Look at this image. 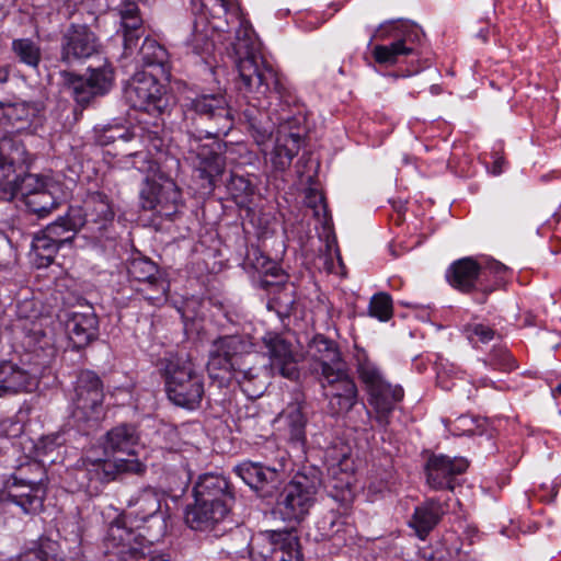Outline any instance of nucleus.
<instances>
[{"label":"nucleus","instance_id":"f257e3e1","mask_svg":"<svg viewBox=\"0 0 561 561\" xmlns=\"http://www.w3.org/2000/svg\"><path fill=\"white\" fill-rule=\"evenodd\" d=\"M232 45L240 79L238 88L256 102L249 103L243 116L257 145H264L273 134L274 124L265 108L273 104V100L280 106L276 111L278 129L270 161L275 171L283 172L290 167L307 136L306 114L283 77L264 59L251 25L240 23Z\"/></svg>","mask_w":561,"mask_h":561},{"label":"nucleus","instance_id":"f03ea898","mask_svg":"<svg viewBox=\"0 0 561 561\" xmlns=\"http://www.w3.org/2000/svg\"><path fill=\"white\" fill-rule=\"evenodd\" d=\"M252 343L242 335L220 336L213 342L207 364L211 378L220 377L217 370H222L229 376L234 375L243 391L249 396L259 397L263 392L264 382L260 381L257 389L251 388L263 371L262 367L253 364L260 358L259 354L252 351Z\"/></svg>","mask_w":561,"mask_h":561},{"label":"nucleus","instance_id":"7ed1b4c3","mask_svg":"<svg viewBox=\"0 0 561 561\" xmlns=\"http://www.w3.org/2000/svg\"><path fill=\"white\" fill-rule=\"evenodd\" d=\"M183 123L188 133H198L206 138L227 136L232 129L234 117L224 93H201L186 98L181 105Z\"/></svg>","mask_w":561,"mask_h":561},{"label":"nucleus","instance_id":"20e7f679","mask_svg":"<svg viewBox=\"0 0 561 561\" xmlns=\"http://www.w3.org/2000/svg\"><path fill=\"white\" fill-rule=\"evenodd\" d=\"M163 379L168 399L178 407L195 410L203 400L204 376L197 371L194 363L183 356L170 355L160 358L157 364Z\"/></svg>","mask_w":561,"mask_h":561},{"label":"nucleus","instance_id":"39448f33","mask_svg":"<svg viewBox=\"0 0 561 561\" xmlns=\"http://www.w3.org/2000/svg\"><path fill=\"white\" fill-rule=\"evenodd\" d=\"M322 485L318 468L305 467L277 494L273 513L284 522L300 523L310 512Z\"/></svg>","mask_w":561,"mask_h":561},{"label":"nucleus","instance_id":"423d86ee","mask_svg":"<svg viewBox=\"0 0 561 561\" xmlns=\"http://www.w3.org/2000/svg\"><path fill=\"white\" fill-rule=\"evenodd\" d=\"M162 495L153 488H145L133 494L126 503L125 519L137 528L139 540L154 543L167 534V515L161 511Z\"/></svg>","mask_w":561,"mask_h":561},{"label":"nucleus","instance_id":"0eeeda50","mask_svg":"<svg viewBox=\"0 0 561 561\" xmlns=\"http://www.w3.org/2000/svg\"><path fill=\"white\" fill-rule=\"evenodd\" d=\"M44 476V468L37 461L21 465L8 480L2 499L15 503L26 514L39 512L46 495Z\"/></svg>","mask_w":561,"mask_h":561},{"label":"nucleus","instance_id":"6e6552de","mask_svg":"<svg viewBox=\"0 0 561 561\" xmlns=\"http://www.w3.org/2000/svg\"><path fill=\"white\" fill-rule=\"evenodd\" d=\"M104 391L100 377L91 371H81L77 378L72 397V417L80 428H96L104 417Z\"/></svg>","mask_w":561,"mask_h":561},{"label":"nucleus","instance_id":"1a4fd4ad","mask_svg":"<svg viewBox=\"0 0 561 561\" xmlns=\"http://www.w3.org/2000/svg\"><path fill=\"white\" fill-rule=\"evenodd\" d=\"M152 545L139 540L133 528L119 520L110 526L104 540L105 553L118 561H172L169 554L152 550Z\"/></svg>","mask_w":561,"mask_h":561},{"label":"nucleus","instance_id":"9d476101","mask_svg":"<svg viewBox=\"0 0 561 561\" xmlns=\"http://www.w3.org/2000/svg\"><path fill=\"white\" fill-rule=\"evenodd\" d=\"M158 77L147 70L137 71L124 88L126 102L135 110L163 114L170 106V96Z\"/></svg>","mask_w":561,"mask_h":561},{"label":"nucleus","instance_id":"9b49d317","mask_svg":"<svg viewBox=\"0 0 561 561\" xmlns=\"http://www.w3.org/2000/svg\"><path fill=\"white\" fill-rule=\"evenodd\" d=\"M374 37L380 41L394 38L389 45H376L371 55L375 61L383 66H394L401 56L414 54V39L419 38L417 32H414L403 21H386L375 31Z\"/></svg>","mask_w":561,"mask_h":561},{"label":"nucleus","instance_id":"f8f14e48","mask_svg":"<svg viewBox=\"0 0 561 561\" xmlns=\"http://www.w3.org/2000/svg\"><path fill=\"white\" fill-rule=\"evenodd\" d=\"M87 78L71 71H61L64 85L70 91L76 103L85 107L95 98L105 95L113 87L114 70L105 61L99 67H89Z\"/></svg>","mask_w":561,"mask_h":561},{"label":"nucleus","instance_id":"ddd939ff","mask_svg":"<svg viewBox=\"0 0 561 561\" xmlns=\"http://www.w3.org/2000/svg\"><path fill=\"white\" fill-rule=\"evenodd\" d=\"M82 226L81 210L70 207L65 216L59 217L35 234L32 247L39 256L51 262L62 245L73 241Z\"/></svg>","mask_w":561,"mask_h":561},{"label":"nucleus","instance_id":"4468645a","mask_svg":"<svg viewBox=\"0 0 561 561\" xmlns=\"http://www.w3.org/2000/svg\"><path fill=\"white\" fill-rule=\"evenodd\" d=\"M101 50V39L89 25L70 23L60 37L59 60L70 67L84 62Z\"/></svg>","mask_w":561,"mask_h":561},{"label":"nucleus","instance_id":"2eb2a0df","mask_svg":"<svg viewBox=\"0 0 561 561\" xmlns=\"http://www.w3.org/2000/svg\"><path fill=\"white\" fill-rule=\"evenodd\" d=\"M445 276L448 284L462 294L479 293L481 297L477 298V301L480 304L485 302L486 297L496 290V284H499V282L484 284L481 264L470 256L453 262Z\"/></svg>","mask_w":561,"mask_h":561},{"label":"nucleus","instance_id":"dca6fc26","mask_svg":"<svg viewBox=\"0 0 561 561\" xmlns=\"http://www.w3.org/2000/svg\"><path fill=\"white\" fill-rule=\"evenodd\" d=\"M308 369L318 380L347 367L339 345L331 339L318 334L307 347Z\"/></svg>","mask_w":561,"mask_h":561},{"label":"nucleus","instance_id":"f3484780","mask_svg":"<svg viewBox=\"0 0 561 561\" xmlns=\"http://www.w3.org/2000/svg\"><path fill=\"white\" fill-rule=\"evenodd\" d=\"M127 272L130 280L141 285V287H137V290L151 304L167 299L169 283L164 273L150 259H133L128 264Z\"/></svg>","mask_w":561,"mask_h":561},{"label":"nucleus","instance_id":"a211bd4d","mask_svg":"<svg viewBox=\"0 0 561 561\" xmlns=\"http://www.w3.org/2000/svg\"><path fill=\"white\" fill-rule=\"evenodd\" d=\"M329 399V408L333 414L348 412L357 402L358 390L347 367L319 380Z\"/></svg>","mask_w":561,"mask_h":561},{"label":"nucleus","instance_id":"6ab92c4d","mask_svg":"<svg viewBox=\"0 0 561 561\" xmlns=\"http://www.w3.org/2000/svg\"><path fill=\"white\" fill-rule=\"evenodd\" d=\"M83 226L90 233L101 236L113 225L115 211L111 198L103 192H90L81 208Z\"/></svg>","mask_w":561,"mask_h":561},{"label":"nucleus","instance_id":"aec40b11","mask_svg":"<svg viewBox=\"0 0 561 561\" xmlns=\"http://www.w3.org/2000/svg\"><path fill=\"white\" fill-rule=\"evenodd\" d=\"M265 449L271 450L275 456L268 459L267 455H265L266 462H257L255 472L257 486H253V489L261 491V496L263 497H272L278 492L284 481L288 457L286 450L276 448L274 444L266 446Z\"/></svg>","mask_w":561,"mask_h":561},{"label":"nucleus","instance_id":"412c9836","mask_svg":"<svg viewBox=\"0 0 561 561\" xmlns=\"http://www.w3.org/2000/svg\"><path fill=\"white\" fill-rule=\"evenodd\" d=\"M181 203V191L173 180L162 184L152 183L141 191V206L146 210H156L160 216L171 217Z\"/></svg>","mask_w":561,"mask_h":561},{"label":"nucleus","instance_id":"4be33fe9","mask_svg":"<svg viewBox=\"0 0 561 561\" xmlns=\"http://www.w3.org/2000/svg\"><path fill=\"white\" fill-rule=\"evenodd\" d=\"M65 327L70 343L77 350L88 346L99 336V318L91 306L69 312Z\"/></svg>","mask_w":561,"mask_h":561},{"label":"nucleus","instance_id":"5701e85b","mask_svg":"<svg viewBox=\"0 0 561 561\" xmlns=\"http://www.w3.org/2000/svg\"><path fill=\"white\" fill-rule=\"evenodd\" d=\"M468 461L462 457L450 458L445 455H434L426 462L427 483L435 490L453 489L454 478L463 473Z\"/></svg>","mask_w":561,"mask_h":561},{"label":"nucleus","instance_id":"b1692460","mask_svg":"<svg viewBox=\"0 0 561 561\" xmlns=\"http://www.w3.org/2000/svg\"><path fill=\"white\" fill-rule=\"evenodd\" d=\"M193 492L196 501L214 506L224 505L228 511H231L234 502L229 481L220 474L206 473L201 476Z\"/></svg>","mask_w":561,"mask_h":561},{"label":"nucleus","instance_id":"393cba45","mask_svg":"<svg viewBox=\"0 0 561 561\" xmlns=\"http://www.w3.org/2000/svg\"><path fill=\"white\" fill-rule=\"evenodd\" d=\"M263 343L273 374H278L290 380L297 379L299 371L291 344L277 334H267L263 337Z\"/></svg>","mask_w":561,"mask_h":561},{"label":"nucleus","instance_id":"a878e982","mask_svg":"<svg viewBox=\"0 0 561 561\" xmlns=\"http://www.w3.org/2000/svg\"><path fill=\"white\" fill-rule=\"evenodd\" d=\"M229 513L224 505L214 506L195 500L194 504L186 507L185 523L191 529L211 531L225 523Z\"/></svg>","mask_w":561,"mask_h":561},{"label":"nucleus","instance_id":"bb28decb","mask_svg":"<svg viewBox=\"0 0 561 561\" xmlns=\"http://www.w3.org/2000/svg\"><path fill=\"white\" fill-rule=\"evenodd\" d=\"M287 278L288 276L283 273L274 279L260 280V286L271 295L267 308L279 317H288L296 302L295 286L288 283Z\"/></svg>","mask_w":561,"mask_h":561},{"label":"nucleus","instance_id":"cd10ccee","mask_svg":"<svg viewBox=\"0 0 561 561\" xmlns=\"http://www.w3.org/2000/svg\"><path fill=\"white\" fill-rule=\"evenodd\" d=\"M369 403L376 411V421L386 426L389 423V416L396 404L404 397L403 388L399 385H391L387 380L368 391Z\"/></svg>","mask_w":561,"mask_h":561},{"label":"nucleus","instance_id":"c85d7f7f","mask_svg":"<svg viewBox=\"0 0 561 561\" xmlns=\"http://www.w3.org/2000/svg\"><path fill=\"white\" fill-rule=\"evenodd\" d=\"M220 145H202L194 140L190 145V153L195 157V164L201 172V176L213 183L214 179L219 176L225 170V158L219 152Z\"/></svg>","mask_w":561,"mask_h":561},{"label":"nucleus","instance_id":"c756f323","mask_svg":"<svg viewBox=\"0 0 561 561\" xmlns=\"http://www.w3.org/2000/svg\"><path fill=\"white\" fill-rule=\"evenodd\" d=\"M121 16V32L123 35L124 54L130 55L136 49L144 35V22L140 11L135 2H125L118 9Z\"/></svg>","mask_w":561,"mask_h":561},{"label":"nucleus","instance_id":"7c9ffc66","mask_svg":"<svg viewBox=\"0 0 561 561\" xmlns=\"http://www.w3.org/2000/svg\"><path fill=\"white\" fill-rule=\"evenodd\" d=\"M85 466L87 474L90 479L100 482H110L116 479V476L121 472L131 471L140 473L144 471V466L139 461L123 458L117 460H87Z\"/></svg>","mask_w":561,"mask_h":561},{"label":"nucleus","instance_id":"2f4dec72","mask_svg":"<svg viewBox=\"0 0 561 561\" xmlns=\"http://www.w3.org/2000/svg\"><path fill=\"white\" fill-rule=\"evenodd\" d=\"M33 376L11 360L0 363V398L30 391Z\"/></svg>","mask_w":561,"mask_h":561},{"label":"nucleus","instance_id":"473e14b6","mask_svg":"<svg viewBox=\"0 0 561 561\" xmlns=\"http://www.w3.org/2000/svg\"><path fill=\"white\" fill-rule=\"evenodd\" d=\"M317 530L316 540H332L335 546H343L353 537L354 526L348 517L329 512L317 522Z\"/></svg>","mask_w":561,"mask_h":561},{"label":"nucleus","instance_id":"72a5a7b5","mask_svg":"<svg viewBox=\"0 0 561 561\" xmlns=\"http://www.w3.org/2000/svg\"><path fill=\"white\" fill-rule=\"evenodd\" d=\"M279 419L284 423V432L290 445L304 450L307 444V416L300 402L290 403L280 413Z\"/></svg>","mask_w":561,"mask_h":561},{"label":"nucleus","instance_id":"f704fd0d","mask_svg":"<svg viewBox=\"0 0 561 561\" xmlns=\"http://www.w3.org/2000/svg\"><path fill=\"white\" fill-rule=\"evenodd\" d=\"M137 430L130 424H119L110 430L103 439V449L106 455H134V448L138 444Z\"/></svg>","mask_w":561,"mask_h":561},{"label":"nucleus","instance_id":"c9c22d12","mask_svg":"<svg viewBox=\"0 0 561 561\" xmlns=\"http://www.w3.org/2000/svg\"><path fill=\"white\" fill-rule=\"evenodd\" d=\"M443 514L440 503L431 499L415 507L409 525L415 530L416 536L424 540L437 526Z\"/></svg>","mask_w":561,"mask_h":561},{"label":"nucleus","instance_id":"e433bc0d","mask_svg":"<svg viewBox=\"0 0 561 561\" xmlns=\"http://www.w3.org/2000/svg\"><path fill=\"white\" fill-rule=\"evenodd\" d=\"M139 55L144 67L152 69L150 73L165 78L170 77L169 54L156 39L146 37Z\"/></svg>","mask_w":561,"mask_h":561},{"label":"nucleus","instance_id":"4c0bfd02","mask_svg":"<svg viewBox=\"0 0 561 561\" xmlns=\"http://www.w3.org/2000/svg\"><path fill=\"white\" fill-rule=\"evenodd\" d=\"M0 161H7L21 173L31 163V157L21 139L4 136L0 139Z\"/></svg>","mask_w":561,"mask_h":561},{"label":"nucleus","instance_id":"58836bf2","mask_svg":"<svg viewBox=\"0 0 561 561\" xmlns=\"http://www.w3.org/2000/svg\"><path fill=\"white\" fill-rule=\"evenodd\" d=\"M266 536L274 549L282 551L280 561H302L298 536L290 530H267Z\"/></svg>","mask_w":561,"mask_h":561},{"label":"nucleus","instance_id":"ea45409f","mask_svg":"<svg viewBox=\"0 0 561 561\" xmlns=\"http://www.w3.org/2000/svg\"><path fill=\"white\" fill-rule=\"evenodd\" d=\"M11 51L18 62L37 71L42 62V47L38 42L28 37L15 38L11 43Z\"/></svg>","mask_w":561,"mask_h":561},{"label":"nucleus","instance_id":"a19ab883","mask_svg":"<svg viewBox=\"0 0 561 561\" xmlns=\"http://www.w3.org/2000/svg\"><path fill=\"white\" fill-rule=\"evenodd\" d=\"M214 30L205 15H199L194 21L193 31L186 43L196 55H208L214 49Z\"/></svg>","mask_w":561,"mask_h":561},{"label":"nucleus","instance_id":"79ce46f5","mask_svg":"<svg viewBox=\"0 0 561 561\" xmlns=\"http://www.w3.org/2000/svg\"><path fill=\"white\" fill-rule=\"evenodd\" d=\"M23 196L27 209L38 217L47 216L57 206L55 197L46 190L24 192Z\"/></svg>","mask_w":561,"mask_h":561},{"label":"nucleus","instance_id":"37998d69","mask_svg":"<svg viewBox=\"0 0 561 561\" xmlns=\"http://www.w3.org/2000/svg\"><path fill=\"white\" fill-rule=\"evenodd\" d=\"M356 370L367 392L386 380L380 368L366 354L357 356Z\"/></svg>","mask_w":561,"mask_h":561},{"label":"nucleus","instance_id":"c03bdc74","mask_svg":"<svg viewBox=\"0 0 561 561\" xmlns=\"http://www.w3.org/2000/svg\"><path fill=\"white\" fill-rule=\"evenodd\" d=\"M57 541L41 537L36 543L21 554L20 561H56Z\"/></svg>","mask_w":561,"mask_h":561},{"label":"nucleus","instance_id":"a18cd8bd","mask_svg":"<svg viewBox=\"0 0 561 561\" xmlns=\"http://www.w3.org/2000/svg\"><path fill=\"white\" fill-rule=\"evenodd\" d=\"M38 111L37 104L33 102L4 103V118L9 124L27 123Z\"/></svg>","mask_w":561,"mask_h":561},{"label":"nucleus","instance_id":"49530a36","mask_svg":"<svg viewBox=\"0 0 561 561\" xmlns=\"http://www.w3.org/2000/svg\"><path fill=\"white\" fill-rule=\"evenodd\" d=\"M247 257L253 268L263 274L262 279H274L279 276V274L284 273L274 261L263 254L259 249H252Z\"/></svg>","mask_w":561,"mask_h":561},{"label":"nucleus","instance_id":"de8ad7c7","mask_svg":"<svg viewBox=\"0 0 561 561\" xmlns=\"http://www.w3.org/2000/svg\"><path fill=\"white\" fill-rule=\"evenodd\" d=\"M22 174L7 161H0V193L14 194L20 188Z\"/></svg>","mask_w":561,"mask_h":561},{"label":"nucleus","instance_id":"09e8293b","mask_svg":"<svg viewBox=\"0 0 561 561\" xmlns=\"http://www.w3.org/2000/svg\"><path fill=\"white\" fill-rule=\"evenodd\" d=\"M393 313L392 299L387 293L374 295L369 302V314L380 321H388Z\"/></svg>","mask_w":561,"mask_h":561},{"label":"nucleus","instance_id":"8fccbe9b","mask_svg":"<svg viewBox=\"0 0 561 561\" xmlns=\"http://www.w3.org/2000/svg\"><path fill=\"white\" fill-rule=\"evenodd\" d=\"M227 188L237 203H244L253 193L251 182L241 175L232 174Z\"/></svg>","mask_w":561,"mask_h":561},{"label":"nucleus","instance_id":"3c124183","mask_svg":"<svg viewBox=\"0 0 561 561\" xmlns=\"http://www.w3.org/2000/svg\"><path fill=\"white\" fill-rule=\"evenodd\" d=\"M23 345L31 352L48 345L46 333L38 323H31L30 328H25Z\"/></svg>","mask_w":561,"mask_h":561},{"label":"nucleus","instance_id":"603ef678","mask_svg":"<svg viewBox=\"0 0 561 561\" xmlns=\"http://www.w3.org/2000/svg\"><path fill=\"white\" fill-rule=\"evenodd\" d=\"M508 267L499 261H488L484 265H481V276L484 284H496V289L504 283V275L507 273Z\"/></svg>","mask_w":561,"mask_h":561},{"label":"nucleus","instance_id":"864d4df0","mask_svg":"<svg viewBox=\"0 0 561 561\" xmlns=\"http://www.w3.org/2000/svg\"><path fill=\"white\" fill-rule=\"evenodd\" d=\"M465 333L467 339L473 344H486L491 342L496 335L495 330L482 323L467 324L465 327Z\"/></svg>","mask_w":561,"mask_h":561},{"label":"nucleus","instance_id":"5fc2aeb1","mask_svg":"<svg viewBox=\"0 0 561 561\" xmlns=\"http://www.w3.org/2000/svg\"><path fill=\"white\" fill-rule=\"evenodd\" d=\"M490 365L494 369L511 371L516 368L515 359L507 348H494L490 354Z\"/></svg>","mask_w":561,"mask_h":561},{"label":"nucleus","instance_id":"6e6d98bb","mask_svg":"<svg viewBox=\"0 0 561 561\" xmlns=\"http://www.w3.org/2000/svg\"><path fill=\"white\" fill-rule=\"evenodd\" d=\"M140 133L138 136L141 138L144 142H147L153 149H160L163 145L161 138V126L157 123L153 124V129H146L145 127H140Z\"/></svg>","mask_w":561,"mask_h":561},{"label":"nucleus","instance_id":"4d7b16f0","mask_svg":"<svg viewBox=\"0 0 561 561\" xmlns=\"http://www.w3.org/2000/svg\"><path fill=\"white\" fill-rule=\"evenodd\" d=\"M257 462L244 461L234 468L236 473L253 489L257 486V480H255Z\"/></svg>","mask_w":561,"mask_h":561},{"label":"nucleus","instance_id":"13d9d810","mask_svg":"<svg viewBox=\"0 0 561 561\" xmlns=\"http://www.w3.org/2000/svg\"><path fill=\"white\" fill-rule=\"evenodd\" d=\"M306 205L313 209L316 217L327 216V204L322 194L310 190L306 196Z\"/></svg>","mask_w":561,"mask_h":561},{"label":"nucleus","instance_id":"bf43d9fd","mask_svg":"<svg viewBox=\"0 0 561 561\" xmlns=\"http://www.w3.org/2000/svg\"><path fill=\"white\" fill-rule=\"evenodd\" d=\"M135 134L133 135H129V133L127 131H124L122 130L121 128H115V129H107L105 130L104 135H103V138L101 140V142L103 145H107L110 142H113L115 141L117 138H123L125 141H128L130 140V138L134 136Z\"/></svg>","mask_w":561,"mask_h":561},{"label":"nucleus","instance_id":"052dcab7","mask_svg":"<svg viewBox=\"0 0 561 561\" xmlns=\"http://www.w3.org/2000/svg\"><path fill=\"white\" fill-rule=\"evenodd\" d=\"M504 159L501 158V157H497L494 162H493V165H492V174L494 175H499L502 173L503 171V165H504Z\"/></svg>","mask_w":561,"mask_h":561},{"label":"nucleus","instance_id":"680f3d73","mask_svg":"<svg viewBox=\"0 0 561 561\" xmlns=\"http://www.w3.org/2000/svg\"><path fill=\"white\" fill-rule=\"evenodd\" d=\"M367 488L371 493H380L386 489V483L382 481H380L378 484L370 482Z\"/></svg>","mask_w":561,"mask_h":561},{"label":"nucleus","instance_id":"e2e57ef3","mask_svg":"<svg viewBox=\"0 0 561 561\" xmlns=\"http://www.w3.org/2000/svg\"><path fill=\"white\" fill-rule=\"evenodd\" d=\"M551 394L554 399L561 398V381L556 387L551 388Z\"/></svg>","mask_w":561,"mask_h":561},{"label":"nucleus","instance_id":"0e129e2a","mask_svg":"<svg viewBox=\"0 0 561 561\" xmlns=\"http://www.w3.org/2000/svg\"><path fill=\"white\" fill-rule=\"evenodd\" d=\"M56 561H80V560H75V559H62V558H61L60 546H59V543L57 542Z\"/></svg>","mask_w":561,"mask_h":561},{"label":"nucleus","instance_id":"69168bd1","mask_svg":"<svg viewBox=\"0 0 561 561\" xmlns=\"http://www.w3.org/2000/svg\"><path fill=\"white\" fill-rule=\"evenodd\" d=\"M2 121H5V118H4V103L0 102V124L2 123Z\"/></svg>","mask_w":561,"mask_h":561},{"label":"nucleus","instance_id":"338daca9","mask_svg":"<svg viewBox=\"0 0 561 561\" xmlns=\"http://www.w3.org/2000/svg\"><path fill=\"white\" fill-rule=\"evenodd\" d=\"M24 472H25V477L38 478V476H37V472H36V471H33V470L26 469Z\"/></svg>","mask_w":561,"mask_h":561},{"label":"nucleus","instance_id":"774afa93","mask_svg":"<svg viewBox=\"0 0 561 561\" xmlns=\"http://www.w3.org/2000/svg\"><path fill=\"white\" fill-rule=\"evenodd\" d=\"M8 424H12V423L10 421L0 422V434H2L3 430L7 427Z\"/></svg>","mask_w":561,"mask_h":561}]
</instances>
